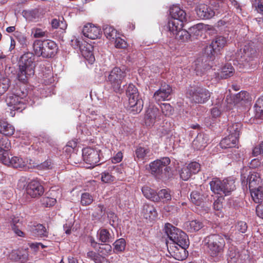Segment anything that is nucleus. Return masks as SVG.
I'll return each instance as SVG.
<instances>
[{
	"instance_id": "1",
	"label": "nucleus",
	"mask_w": 263,
	"mask_h": 263,
	"mask_svg": "<svg viewBox=\"0 0 263 263\" xmlns=\"http://www.w3.org/2000/svg\"><path fill=\"white\" fill-rule=\"evenodd\" d=\"M34 55L31 52H27L21 57L19 61L20 71L18 73L19 81L25 83L29 77L34 74Z\"/></svg>"
},
{
	"instance_id": "2",
	"label": "nucleus",
	"mask_w": 263,
	"mask_h": 263,
	"mask_svg": "<svg viewBox=\"0 0 263 263\" xmlns=\"http://www.w3.org/2000/svg\"><path fill=\"white\" fill-rule=\"evenodd\" d=\"M203 242L207 252L213 257H216L221 253L223 251L226 245L224 238L217 234L206 236Z\"/></svg>"
},
{
	"instance_id": "3",
	"label": "nucleus",
	"mask_w": 263,
	"mask_h": 263,
	"mask_svg": "<svg viewBox=\"0 0 263 263\" xmlns=\"http://www.w3.org/2000/svg\"><path fill=\"white\" fill-rule=\"evenodd\" d=\"M126 69L124 68L115 67L111 69L106 79L107 82L110 85L111 88L118 92L122 90V86L126 77Z\"/></svg>"
},
{
	"instance_id": "4",
	"label": "nucleus",
	"mask_w": 263,
	"mask_h": 263,
	"mask_svg": "<svg viewBox=\"0 0 263 263\" xmlns=\"http://www.w3.org/2000/svg\"><path fill=\"white\" fill-rule=\"evenodd\" d=\"M164 230L168 237L174 242L173 246L177 245L183 248L189 246L188 237L184 232L170 223L165 224Z\"/></svg>"
},
{
	"instance_id": "5",
	"label": "nucleus",
	"mask_w": 263,
	"mask_h": 263,
	"mask_svg": "<svg viewBox=\"0 0 263 263\" xmlns=\"http://www.w3.org/2000/svg\"><path fill=\"white\" fill-rule=\"evenodd\" d=\"M256 55V50L252 42L246 43L242 49L238 50L231 59L234 64H238L245 66L250 61L252 60Z\"/></svg>"
},
{
	"instance_id": "6",
	"label": "nucleus",
	"mask_w": 263,
	"mask_h": 263,
	"mask_svg": "<svg viewBox=\"0 0 263 263\" xmlns=\"http://www.w3.org/2000/svg\"><path fill=\"white\" fill-rule=\"evenodd\" d=\"M235 181L233 179H226L222 181L216 178L210 182L211 191L221 196H228L235 189Z\"/></svg>"
},
{
	"instance_id": "7",
	"label": "nucleus",
	"mask_w": 263,
	"mask_h": 263,
	"mask_svg": "<svg viewBox=\"0 0 263 263\" xmlns=\"http://www.w3.org/2000/svg\"><path fill=\"white\" fill-rule=\"evenodd\" d=\"M186 95L193 102L204 103L209 100L211 93L203 87L191 86L187 89Z\"/></svg>"
},
{
	"instance_id": "8",
	"label": "nucleus",
	"mask_w": 263,
	"mask_h": 263,
	"mask_svg": "<svg viewBox=\"0 0 263 263\" xmlns=\"http://www.w3.org/2000/svg\"><path fill=\"white\" fill-rule=\"evenodd\" d=\"M170 162L168 157H163L154 161L149 164L151 173L157 177L163 174L166 176L171 171V167L168 166Z\"/></svg>"
},
{
	"instance_id": "9",
	"label": "nucleus",
	"mask_w": 263,
	"mask_h": 263,
	"mask_svg": "<svg viewBox=\"0 0 263 263\" xmlns=\"http://www.w3.org/2000/svg\"><path fill=\"white\" fill-rule=\"evenodd\" d=\"M100 150L91 147H86L83 149V158L84 161L90 164L89 167H93L100 160Z\"/></svg>"
},
{
	"instance_id": "10",
	"label": "nucleus",
	"mask_w": 263,
	"mask_h": 263,
	"mask_svg": "<svg viewBox=\"0 0 263 263\" xmlns=\"http://www.w3.org/2000/svg\"><path fill=\"white\" fill-rule=\"evenodd\" d=\"M227 42L226 38L222 36L215 37L206 49V52L209 56L211 58L212 56L218 54L224 47Z\"/></svg>"
},
{
	"instance_id": "11",
	"label": "nucleus",
	"mask_w": 263,
	"mask_h": 263,
	"mask_svg": "<svg viewBox=\"0 0 263 263\" xmlns=\"http://www.w3.org/2000/svg\"><path fill=\"white\" fill-rule=\"evenodd\" d=\"M25 100L20 99L15 93L8 96L6 99L7 105L10 109L21 112L26 108Z\"/></svg>"
},
{
	"instance_id": "12",
	"label": "nucleus",
	"mask_w": 263,
	"mask_h": 263,
	"mask_svg": "<svg viewBox=\"0 0 263 263\" xmlns=\"http://www.w3.org/2000/svg\"><path fill=\"white\" fill-rule=\"evenodd\" d=\"M196 13L198 16L201 19H210L213 17L216 13H220L221 12L218 11V9H212L210 6L204 4L199 5L196 8Z\"/></svg>"
},
{
	"instance_id": "13",
	"label": "nucleus",
	"mask_w": 263,
	"mask_h": 263,
	"mask_svg": "<svg viewBox=\"0 0 263 263\" xmlns=\"http://www.w3.org/2000/svg\"><path fill=\"white\" fill-rule=\"evenodd\" d=\"M26 191L27 195L32 198H36L43 195L44 189L38 181L32 180L28 183Z\"/></svg>"
},
{
	"instance_id": "14",
	"label": "nucleus",
	"mask_w": 263,
	"mask_h": 263,
	"mask_svg": "<svg viewBox=\"0 0 263 263\" xmlns=\"http://www.w3.org/2000/svg\"><path fill=\"white\" fill-rule=\"evenodd\" d=\"M171 86L165 83L161 84L160 88L154 94L153 98L157 102L167 100L172 93Z\"/></svg>"
},
{
	"instance_id": "15",
	"label": "nucleus",
	"mask_w": 263,
	"mask_h": 263,
	"mask_svg": "<svg viewBox=\"0 0 263 263\" xmlns=\"http://www.w3.org/2000/svg\"><path fill=\"white\" fill-rule=\"evenodd\" d=\"M82 32L85 37L95 40L101 37L102 32L99 27L89 23L84 26Z\"/></svg>"
},
{
	"instance_id": "16",
	"label": "nucleus",
	"mask_w": 263,
	"mask_h": 263,
	"mask_svg": "<svg viewBox=\"0 0 263 263\" xmlns=\"http://www.w3.org/2000/svg\"><path fill=\"white\" fill-rule=\"evenodd\" d=\"M167 249L170 255L176 260H183L187 257L186 248L176 246H170Z\"/></svg>"
},
{
	"instance_id": "17",
	"label": "nucleus",
	"mask_w": 263,
	"mask_h": 263,
	"mask_svg": "<svg viewBox=\"0 0 263 263\" xmlns=\"http://www.w3.org/2000/svg\"><path fill=\"white\" fill-rule=\"evenodd\" d=\"M128 106L127 107L131 109L134 114L140 112L143 107V102L142 100L139 98V95L137 96H129Z\"/></svg>"
},
{
	"instance_id": "18",
	"label": "nucleus",
	"mask_w": 263,
	"mask_h": 263,
	"mask_svg": "<svg viewBox=\"0 0 263 263\" xmlns=\"http://www.w3.org/2000/svg\"><path fill=\"white\" fill-rule=\"evenodd\" d=\"M44 51L43 57L45 58H52L56 55L58 51V47L56 43L51 40H45Z\"/></svg>"
},
{
	"instance_id": "19",
	"label": "nucleus",
	"mask_w": 263,
	"mask_h": 263,
	"mask_svg": "<svg viewBox=\"0 0 263 263\" xmlns=\"http://www.w3.org/2000/svg\"><path fill=\"white\" fill-rule=\"evenodd\" d=\"M170 13L173 20H177L183 24L187 21L186 12L177 6L171 7Z\"/></svg>"
},
{
	"instance_id": "20",
	"label": "nucleus",
	"mask_w": 263,
	"mask_h": 263,
	"mask_svg": "<svg viewBox=\"0 0 263 263\" xmlns=\"http://www.w3.org/2000/svg\"><path fill=\"white\" fill-rule=\"evenodd\" d=\"M209 141L208 136L204 133H200L197 135L192 143L193 147L197 150L204 149Z\"/></svg>"
},
{
	"instance_id": "21",
	"label": "nucleus",
	"mask_w": 263,
	"mask_h": 263,
	"mask_svg": "<svg viewBox=\"0 0 263 263\" xmlns=\"http://www.w3.org/2000/svg\"><path fill=\"white\" fill-rule=\"evenodd\" d=\"M159 114V111L157 108H148L145 115V123L146 126H153Z\"/></svg>"
},
{
	"instance_id": "22",
	"label": "nucleus",
	"mask_w": 263,
	"mask_h": 263,
	"mask_svg": "<svg viewBox=\"0 0 263 263\" xmlns=\"http://www.w3.org/2000/svg\"><path fill=\"white\" fill-rule=\"evenodd\" d=\"M142 215L145 219L153 220L156 218L157 212L153 205L145 203L143 205Z\"/></svg>"
},
{
	"instance_id": "23",
	"label": "nucleus",
	"mask_w": 263,
	"mask_h": 263,
	"mask_svg": "<svg viewBox=\"0 0 263 263\" xmlns=\"http://www.w3.org/2000/svg\"><path fill=\"white\" fill-rule=\"evenodd\" d=\"M249 181V189L263 187V183L260 175L257 173H254L249 176L248 178Z\"/></svg>"
},
{
	"instance_id": "24",
	"label": "nucleus",
	"mask_w": 263,
	"mask_h": 263,
	"mask_svg": "<svg viewBox=\"0 0 263 263\" xmlns=\"http://www.w3.org/2000/svg\"><path fill=\"white\" fill-rule=\"evenodd\" d=\"M183 24L177 20L171 19L167 25V29L171 34L175 35L183 28Z\"/></svg>"
},
{
	"instance_id": "25",
	"label": "nucleus",
	"mask_w": 263,
	"mask_h": 263,
	"mask_svg": "<svg viewBox=\"0 0 263 263\" xmlns=\"http://www.w3.org/2000/svg\"><path fill=\"white\" fill-rule=\"evenodd\" d=\"M238 142V139L234 135L229 136L223 138L220 142V146L222 148H228L235 147Z\"/></svg>"
},
{
	"instance_id": "26",
	"label": "nucleus",
	"mask_w": 263,
	"mask_h": 263,
	"mask_svg": "<svg viewBox=\"0 0 263 263\" xmlns=\"http://www.w3.org/2000/svg\"><path fill=\"white\" fill-rule=\"evenodd\" d=\"M184 226L188 232L192 233L201 229L203 227V224L198 220H195L186 222Z\"/></svg>"
},
{
	"instance_id": "27",
	"label": "nucleus",
	"mask_w": 263,
	"mask_h": 263,
	"mask_svg": "<svg viewBox=\"0 0 263 263\" xmlns=\"http://www.w3.org/2000/svg\"><path fill=\"white\" fill-rule=\"evenodd\" d=\"M15 132L14 126L7 122L0 121V133L6 136H12Z\"/></svg>"
},
{
	"instance_id": "28",
	"label": "nucleus",
	"mask_w": 263,
	"mask_h": 263,
	"mask_svg": "<svg viewBox=\"0 0 263 263\" xmlns=\"http://www.w3.org/2000/svg\"><path fill=\"white\" fill-rule=\"evenodd\" d=\"M152 153L148 148L139 146L135 151L136 159L143 160L149 157Z\"/></svg>"
},
{
	"instance_id": "29",
	"label": "nucleus",
	"mask_w": 263,
	"mask_h": 263,
	"mask_svg": "<svg viewBox=\"0 0 263 263\" xmlns=\"http://www.w3.org/2000/svg\"><path fill=\"white\" fill-rule=\"evenodd\" d=\"M205 199V196L197 191H194L191 194V200L197 206H203Z\"/></svg>"
},
{
	"instance_id": "30",
	"label": "nucleus",
	"mask_w": 263,
	"mask_h": 263,
	"mask_svg": "<svg viewBox=\"0 0 263 263\" xmlns=\"http://www.w3.org/2000/svg\"><path fill=\"white\" fill-rule=\"evenodd\" d=\"M10 86V80L0 71V96L4 94Z\"/></svg>"
},
{
	"instance_id": "31",
	"label": "nucleus",
	"mask_w": 263,
	"mask_h": 263,
	"mask_svg": "<svg viewBox=\"0 0 263 263\" xmlns=\"http://www.w3.org/2000/svg\"><path fill=\"white\" fill-rule=\"evenodd\" d=\"M142 192L146 198L154 202H159V197L157 196V193L153 189L148 186H144L142 187Z\"/></svg>"
},
{
	"instance_id": "32",
	"label": "nucleus",
	"mask_w": 263,
	"mask_h": 263,
	"mask_svg": "<svg viewBox=\"0 0 263 263\" xmlns=\"http://www.w3.org/2000/svg\"><path fill=\"white\" fill-rule=\"evenodd\" d=\"M92 49V47L88 44L87 45V47L84 46L80 50L83 56L91 64H92L95 61Z\"/></svg>"
},
{
	"instance_id": "33",
	"label": "nucleus",
	"mask_w": 263,
	"mask_h": 263,
	"mask_svg": "<svg viewBox=\"0 0 263 263\" xmlns=\"http://www.w3.org/2000/svg\"><path fill=\"white\" fill-rule=\"evenodd\" d=\"M251 197L255 203H260L263 200V187L249 189Z\"/></svg>"
},
{
	"instance_id": "34",
	"label": "nucleus",
	"mask_w": 263,
	"mask_h": 263,
	"mask_svg": "<svg viewBox=\"0 0 263 263\" xmlns=\"http://www.w3.org/2000/svg\"><path fill=\"white\" fill-rule=\"evenodd\" d=\"M234 69L231 64H226L219 73V76L221 79H227L233 75Z\"/></svg>"
},
{
	"instance_id": "35",
	"label": "nucleus",
	"mask_w": 263,
	"mask_h": 263,
	"mask_svg": "<svg viewBox=\"0 0 263 263\" xmlns=\"http://www.w3.org/2000/svg\"><path fill=\"white\" fill-rule=\"evenodd\" d=\"M103 31L106 37L111 41H114V39L119 35L117 31L113 27L108 25L103 26Z\"/></svg>"
},
{
	"instance_id": "36",
	"label": "nucleus",
	"mask_w": 263,
	"mask_h": 263,
	"mask_svg": "<svg viewBox=\"0 0 263 263\" xmlns=\"http://www.w3.org/2000/svg\"><path fill=\"white\" fill-rule=\"evenodd\" d=\"M45 45V40L41 41L40 40H36L34 42L33 44V51L37 56H42L43 57Z\"/></svg>"
},
{
	"instance_id": "37",
	"label": "nucleus",
	"mask_w": 263,
	"mask_h": 263,
	"mask_svg": "<svg viewBox=\"0 0 263 263\" xmlns=\"http://www.w3.org/2000/svg\"><path fill=\"white\" fill-rule=\"evenodd\" d=\"M31 232L34 236L44 237L47 236V232L45 227L41 224L32 227Z\"/></svg>"
},
{
	"instance_id": "38",
	"label": "nucleus",
	"mask_w": 263,
	"mask_h": 263,
	"mask_svg": "<svg viewBox=\"0 0 263 263\" xmlns=\"http://www.w3.org/2000/svg\"><path fill=\"white\" fill-rule=\"evenodd\" d=\"M8 165L14 168H22L25 166L26 163L22 158L17 156H13L10 160V164H8Z\"/></svg>"
},
{
	"instance_id": "39",
	"label": "nucleus",
	"mask_w": 263,
	"mask_h": 263,
	"mask_svg": "<svg viewBox=\"0 0 263 263\" xmlns=\"http://www.w3.org/2000/svg\"><path fill=\"white\" fill-rule=\"evenodd\" d=\"M242 125L241 123H235L228 127V130L230 135H234L238 139L240 130L241 129Z\"/></svg>"
},
{
	"instance_id": "40",
	"label": "nucleus",
	"mask_w": 263,
	"mask_h": 263,
	"mask_svg": "<svg viewBox=\"0 0 263 263\" xmlns=\"http://www.w3.org/2000/svg\"><path fill=\"white\" fill-rule=\"evenodd\" d=\"M176 39L181 42H187L191 36L189 32L182 28L175 35Z\"/></svg>"
},
{
	"instance_id": "41",
	"label": "nucleus",
	"mask_w": 263,
	"mask_h": 263,
	"mask_svg": "<svg viewBox=\"0 0 263 263\" xmlns=\"http://www.w3.org/2000/svg\"><path fill=\"white\" fill-rule=\"evenodd\" d=\"M98 252L101 256H103V257H105V256L111 254L112 252V247L109 244H101L99 245Z\"/></svg>"
},
{
	"instance_id": "42",
	"label": "nucleus",
	"mask_w": 263,
	"mask_h": 263,
	"mask_svg": "<svg viewBox=\"0 0 263 263\" xmlns=\"http://www.w3.org/2000/svg\"><path fill=\"white\" fill-rule=\"evenodd\" d=\"M157 196L159 197V202L162 200L164 202L170 201L172 199L171 191L168 189H162L159 191L157 194Z\"/></svg>"
},
{
	"instance_id": "43",
	"label": "nucleus",
	"mask_w": 263,
	"mask_h": 263,
	"mask_svg": "<svg viewBox=\"0 0 263 263\" xmlns=\"http://www.w3.org/2000/svg\"><path fill=\"white\" fill-rule=\"evenodd\" d=\"M98 237L102 242H109L111 239V236L109 231L106 229H101L98 232Z\"/></svg>"
},
{
	"instance_id": "44",
	"label": "nucleus",
	"mask_w": 263,
	"mask_h": 263,
	"mask_svg": "<svg viewBox=\"0 0 263 263\" xmlns=\"http://www.w3.org/2000/svg\"><path fill=\"white\" fill-rule=\"evenodd\" d=\"M114 251L116 252H121L124 250L125 248L126 242L123 238H120L116 240L114 243Z\"/></svg>"
},
{
	"instance_id": "45",
	"label": "nucleus",
	"mask_w": 263,
	"mask_h": 263,
	"mask_svg": "<svg viewBox=\"0 0 263 263\" xmlns=\"http://www.w3.org/2000/svg\"><path fill=\"white\" fill-rule=\"evenodd\" d=\"M23 16L28 21H33L38 17V12L36 10L24 11Z\"/></svg>"
},
{
	"instance_id": "46",
	"label": "nucleus",
	"mask_w": 263,
	"mask_h": 263,
	"mask_svg": "<svg viewBox=\"0 0 263 263\" xmlns=\"http://www.w3.org/2000/svg\"><path fill=\"white\" fill-rule=\"evenodd\" d=\"M93 201L92 196L88 193H84L81 195V203L86 206L90 204Z\"/></svg>"
},
{
	"instance_id": "47",
	"label": "nucleus",
	"mask_w": 263,
	"mask_h": 263,
	"mask_svg": "<svg viewBox=\"0 0 263 263\" xmlns=\"http://www.w3.org/2000/svg\"><path fill=\"white\" fill-rule=\"evenodd\" d=\"M204 24L202 23L197 24L189 29V32L191 35L192 34L194 35H199L201 31L204 28Z\"/></svg>"
},
{
	"instance_id": "48",
	"label": "nucleus",
	"mask_w": 263,
	"mask_h": 263,
	"mask_svg": "<svg viewBox=\"0 0 263 263\" xmlns=\"http://www.w3.org/2000/svg\"><path fill=\"white\" fill-rule=\"evenodd\" d=\"M8 151L0 149V161L6 165L10 164V160L11 159L9 156Z\"/></svg>"
},
{
	"instance_id": "49",
	"label": "nucleus",
	"mask_w": 263,
	"mask_h": 263,
	"mask_svg": "<svg viewBox=\"0 0 263 263\" xmlns=\"http://www.w3.org/2000/svg\"><path fill=\"white\" fill-rule=\"evenodd\" d=\"M41 202L42 204L45 207H50L55 204L57 200L55 198L44 197L41 199Z\"/></svg>"
},
{
	"instance_id": "50",
	"label": "nucleus",
	"mask_w": 263,
	"mask_h": 263,
	"mask_svg": "<svg viewBox=\"0 0 263 263\" xmlns=\"http://www.w3.org/2000/svg\"><path fill=\"white\" fill-rule=\"evenodd\" d=\"M228 255L229 256V258L233 262H236L240 257L239 252L236 251L233 247L229 248Z\"/></svg>"
},
{
	"instance_id": "51",
	"label": "nucleus",
	"mask_w": 263,
	"mask_h": 263,
	"mask_svg": "<svg viewBox=\"0 0 263 263\" xmlns=\"http://www.w3.org/2000/svg\"><path fill=\"white\" fill-rule=\"evenodd\" d=\"M180 178L183 180H187L192 175L187 166L183 167L179 172Z\"/></svg>"
},
{
	"instance_id": "52",
	"label": "nucleus",
	"mask_w": 263,
	"mask_h": 263,
	"mask_svg": "<svg viewBox=\"0 0 263 263\" xmlns=\"http://www.w3.org/2000/svg\"><path fill=\"white\" fill-rule=\"evenodd\" d=\"M47 32L39 28H33L31 29V34L34 38H41L46 35Z\"/></svg>"
},
{
	"instance_id": "53",
	"label": "nucleus",
	"mask_w": 263,
	"mask_h": 263,
	"mask_svg": "<svg viewBox=\"0 0 263 263\" xmlns=\"http://www.w3.org/2000/svg\"><path fill=\"white\" fill-rule=\"evenodd\" d=\"M186 166L189 168V170L190 171L192 175L196 174L200 170V164L196 162H191Z\"/></svg>"
},
{
	"instance_id": "54",
	"label": "nucleus",
	"mask_w": 263,
	"mask_h": 263,
	"mask_svg": "<svg viewBox=\"0 0 263 263\" xmlns=\"http://www.w3.org/2000/svg\"><path fill=\"white\" fill-rule=\"evenodd\" d=\"M11 148V143L9 139L6 138H2L0 139V149L9 150Z\"/></svg>"
},
{
	"instance_id": "55",
	"label": "nucleus",
	"mask_w": 263,
	"mask_h": 263,
	"mask_svg": "<svg viewBox=\"0 0 263 263\" xmlns=\"http://www.w3.org/2000/svg\"><path fill=\"white\" fill-rule=\"evenodd\" d=\"M115 177L108 172H103L101 174V180L105 183H110L113 182Z\"/></svg>"
},
{
	"instance_id": "56",
	"label": "nucleus",
	"mask_w": 263,
	"mask_h": 263,
	"mask_svg": "<svg viewBox=\"0 0 263 263\" xmlns=\"http://www.w3.org/2000/svg\"><path fill=\"white\" fill-rule=\"evenodd\" d=\"M111 42H114L115 46L117 48H125L127 46V43L118 35Z\"/></svg>"
},
{
	"instance_id": "57",
	"label": "nucleus",
	"mask_w": 263,
	"mask_h": 263,
	"mask_svg": "<svg viewBox=\"0 0 263 263\" xmlns=\"http://www.w3.org/2000/svg\"><path fill=\"white\" fill-rule=\"evenodd\" d=\"M126 95L127 97L133 96H137L139 95L137 88L133 84H129L126 90Z\"/></svg>"
},
{
	"instance_id": "58",
	"label": "nucleus",
	"mask_w": 263,
	"mask_h": 263,
	"mask_svg": "<svg viewBox=\"0 0 263 263\" xmlns=\"http://www.w3.org/2000/svg\"><path fill=\"white\" fill-rule=\"evenodd\" d=\"M247 229V224L244 221H239L235 226V230L240 233H245Z\"/></svg>"
},
{
	"instance_id": "59",
	"label": "nucleus",
	"mask_w": 263,
	"mask_h": 263,
	"mask_svg": "<svg viewBox=\"0 0 263 263\" xmlns=\"http://www.w3.org/2000/svg\"><path fill=\"white\" fill-rule=\"evenodd\" d=\"M10 226L14 227L16 226H22V221L21 218L18 216H12L10 217Z\"/></svg>"
},
{
	"instance_id": "60",
	"label": "nucleus",
	"mask_w": 263,
	"mask_h": 263,
	"mask_svg": "<svg viewBox=\"0 0 263 263\" xmlns=\"http://www.w3.org/2000/svg\"><path fill=\"white\" fill-rule=\"evenodd\" d=\"M94 207L95 213L93 214L94 216L99 218L104 213V206L102 204H98Z\"/></svg>"
},
{
	"instance_id": "61",
	"label": "nucleus",
	"mask_w": 263,
	"mask_h": 263,
	"mask_svg": "<svg viewBox=\"0 0 263 263\" xmlns=\"http://www.w3.org/2000/svg\"><path fill=\"white\" fill-rule=\"evenodd\" d=\"M224 198L222 196L218 197L214 202L213 207L215 210L220 211L223 208L222 201Z\"/></svg>"
},
{
	"instance_id": "62",
	"label": "nucleus",
	"mask_w": 263,
	"mask_h": 263,
	"mask_svg": "<svg viewBox=\"0 0 263 263\" xmlns=\"http://www.w3.org/2000/svg\"><path fill=\"white\" fill-rule=\"evenodd\" d=\"M252 155L254 156H257L259 155H262L263 156V141L253 148Z\"/></svg>"
},
{
	"instance_id": "63",
	"label": "nucleus",
	"mask_w": 263,
	"mask_h": 263,
	"mask_svg": "<svg viewBox=\"0 0 263 263\" xmlns=\"http://www.w3.org/2000/svg\"><path fill=\"white\" fill-rule=\"evenodd\" d=\"M161 108L162 112L166 116L170 114L172 110V106L167 103H163L161 104Z\"/></svg>"
},
{
	"instance_id": "64",
	"label": "nucleus",
	"mask_w": 263,
	"mask_h": 263,
	"mask_svg": "<svg viewBox=\"0 0 263 263\" xmlns=\"http://www.w3.org/2000/svg\"><path fill=\"white\" fill-rule=\"evenodd\" d=\"M17 40L18 42L20 43V44L22 46H26L28 43V41L27 37L23 34H19L16 36Z\"/></svg>"
}]
</instances>
